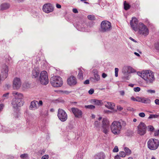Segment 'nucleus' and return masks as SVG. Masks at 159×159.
Returning a JSON list of instances; mask_svg holds the SVG:
<instances>
[{
	"label": "nucleus",
	"instance_id": "72a5a7b5",
	"mask_svg": "<svg viewBox=\"0 0 159 159\" xmlns=\"http://www.w3.org/2000/svg\"><path fill=\"white\" fill-rule=\"evenodd\" d=\"M94 78L97 81L99 80L100 79V77L99 75L97 74H95L94 75Z\"/></svg>",
	"mask_w": 159,
	"mask_h": 159
},
{
	"label": "nucleus",
	"instance_id": "69168bd1",
	"mask_svg": "<svg viewBox=\"0 0 159 159\" xmlns=\"http://www.w3.org/2000/svg\"><path fill=\"white\" fill-rule=\"evenodd\" d=\"M133 121H134V122H136V121H137V120H136V119H135V118H134V119H133Z\"/></svg>",
	"mask_w": 159,
	"mask_h": 159
},
{
	"label": "nucleus",
	"instance_id": "c756f323",
	"mask_svg": "<svg viewBox=\"0 0 159 159\" xmlns=\"http://www.w3.org/2000/svg\"><path fill=\"white\" fill-rule=\"evenodd\" d=\"M85 107L86 108L92 109H94L95 108V107L93 105H90L87 106H85Z\"/></svg>",
	"mask_w": 159,
	"mask_h": 159
},
{
	"label": "nucleus",
	"instance_id": "774afa93",
	"mask_svg": "<svg viewBox=\"0 0 159 159\" xmlns=\"http://www.w3.org/2000/svg\"><path fill=\"white\" fill-rule=\"evenodd\" d=\"M130 39H131V40H132V41H134V39H132V38L130 37Z\"/></svg>",
	"mask_w": 159,
	"mask_h": 159
},
{
	"label": "nucleus",
	"instance_id": "4be33fe9",
	"mask_svg": "<svg viewBox=\"0 0 159 159\" xmlns=\"http://www.w3.org/2000/svg\"><path fill=\"white\" fill-rule=\"evenodd\" d=\"M79 73L78 75V78L80 80H82L83 79V74L84 72V70L83 68H79Z\"/></svg>",
	"mask_w": 159,
	"mask_h": 159
},
{
	"label": "nucleus",
	"instance_id": "864d4df0",
	"mask_svg": "<svg viewBox=\"0 0 159 159\" xmlns=\"http://www.w3.org/2000/svg\"><path fill=\"white\" fill-rule=\"evenodd\" d=\"M95 125L96 126H98L99 125V122L98 121H96L95 122Z\"/></svg>",
	"mask_w": 159,
	"mask_h": 159
},
{
	"label": "nucleus",
	"instance_id": "4468645a",
	"mask_svg": "<svg viewBox=\"0 0 159 159\" xmlns=\"http://www.w3.org/2000/svg\"><path fill=\"white\" fill-rule=\"evenodd\" d=\"M138 23L137 19L135 17H132V20L130 21V24L132 29L135 31L138 30Z\"/></svg>",
	"mask_w": 159,
	"mask_h": 159
},
{
	"label": "nucleus",
	"instance_id": "7ed1b4c3",
	"mask_svg": "<svg viewBox=\"0 0 159 159\" xmlns=\"http://www.w3.org/2000/svg\"><path fill=\"white\" fill-rule=\"evenodd\" d=\"M111 132L114 134L116 135L120 134L122 130L121 122L117 121H114L111 125Z\"/></svg>",
	"mask_w": 159,
	"mask_h": 159
},
{
	"label": "nucleus",
	"instance_id": "3c124183",
	"mask_svg": "<svg viewBox=\"0 0 159 159\" xmlns=\"http://www.w3.org/2000/svg\"><path fill=\"white\" fill-rule=\"evenodd\" d=\"M120 94L121 95L123 96L125 94V92L124 91H121L120 92Z\"/></svg>",
	"mask_w": 159,
	"mask_h": 159
},
{
	"label": "nucleus",
	"instance_id": "a211bd4d",
	"mask_svg": "<svg viewBox=\"0 0 159 159\" xmlns=\"http://www.w3.org/2000/svg\"><path fill=\"white\" fill-rule=\"evenodd\" d=\"M38 102L36 101H34L31 102L30 108L31 110H35L38 108Z\"/></svg>",
	"mask_w": 159,
	"mask_h": 159
},
{
	"label": "nucleus",
	"instance_id": "9b49d317",
	"mask_svg": "<svg viewBox=\"0 0 159 159\" xmlns=\"http://www.w3.org/2000/svg\"><path fill=\"white\" fill-rule=\"evenodd\" d=\"M57 116L59 119L62 122L66 121L67 119V115L65 111L61 109L58 110Z\"/></svg>",
	"mask_w": 159,
	"mask_h": 159
},
{
	"label": "nucleus",
	"instance_id": "cd10ccee",
	"mask_svg": "<svg viewBox=\"0 0 159 159\" xmlns=\"http://www.w3.org/2000/svg\"><path fill=\"white\" fill-rule=\"evenodd\" d=\"M140 97L137 96L136 98H135L134 96H132L130 98V99L133 101H136V102H139Z\"/></svg>",
	"mask_w": 159,
	"mask_h": 159
},
{
	"label": "nucleus",
	"instance_id": "b1692460",
	"mask_svg": "<svg viewBox=\"0 0 159 159\" xmlns=\"http://www.w3.org/2000/svg\"><path fill=\"white\" fill-rule=\"evenodd\" d=\"M95 159H104L105 158L104 154L103 152H100L94 156Z\"/></svg>",
	"mask_w": 159,
	"mask_h": 159
},
{
	"label": "nucleus",
	"instance_id": "052dcab7",
	"mask_svg": "<svg viewBox=\"0 0 159 159\" xmlns=\"http://www.w3.org/2000/svg\"><path fill=\"white\" fill-rule=\"evenodd\" d=\"M43 104V102L41 100H40L39 101V102H38V105H42Z\"/></svg>",
	"mask_w": 159,
	"mask_h": 159
},
{
	"label": "nucleus",
	"instance_id": "8fccbe9b",
	"mask_svg": "<svg viewBox=\"0 0 159 159\" xmlns=\"http://www.w3.org/2000/svg\"><path fill=\"white\" fill-rule=\"evenodd\" d=\"M155 102L157 105H159V100L158 99H156L155 101Z\"/></svg>",
	"mask_w": 159,
	"mask_h": 159
},
{
	"label": "nucleus",
	"instance_id": "bf43d9fd",
	"mask_svg": "<svg viewBox=\"0 0 159 159\" xmlns=\"http://www.w3.org/2000/svg\"><path fill=\"white\" fill-rule=\"evenodd\" d=\"M3 105L2 104H0V111H1L3 108Z\"/></svg>",
	"mask_w": 159,
	"mask_h": 159
},
{
	"label": "nucleus",
	"instance_id": "de8ad7c7",
	"mask_svg": "<svg viewBox=\"0 0 159 159\" xmlns=\"http://www.w3.org/2000/svg\"><path fill=\"white\" fill-rule=\"evenodd\" d=\"M122 123H121V125L122 126H125L126 125V123L125 121H121Z\"/></svg>",
	"mask_w": 159,
	"mask_h": 159
},
{
	"label": "nucleus",
	"instance_id": "0eeeda50",
	"mask_svg": "<svg viewBox=\"0 0 159 159\" xmlns=\"http://www.w3.org/2000/svg\"><path fill=\"white\" fill-rule=\"evenodd\" d=\"M39 80L41 84L43 85H46L48 83V75L46 71H43L41 72Z\"/></svg>",
	"mask_w": 159,
	"mask_h": 159
},
{
	"label": "nucleus",
	"instance_id": "c85d7f7f",
	"mask_svg": "<svg viewBox=\"0 0 159 159\" xmlns=\"http://www.w3.org/2000/svg\"><path fill=\"white\" fill-rule=\"evenodd\" d=\"M127 73H133L134 72V70L131 67L128 66L127 67Z\"/></svg>",
	"mask_w": 159,
	"mask_h": 159
},
{
	"label": "nucleus",
	"instance_id": "338daca9",
	"mask_svg": "<svg viewBox=\"0 0 159 159\" xmlns=\"http://www.w3.org/2000/svg\"><path fill=\"white\" fill-rule=\"evenodd\" d=\"M92 117L93 118H95V116L94 115H92Z\"/></svg>",
	"mask_w": 159,
	"mask_h": 159
},
{
	"label": "nucleus",
	"instance_id": "412c9836",
	"mask_svg": "<svg viewBox=\"0 0 159 159\" xmlns=\"http://www.w3.org/2000/svg\"><path fill=\"white\" fill-rule=\"evenodd\" d=\"M39 73V71L37 69H34L32 72V76L33 78H36L38 76Z\"/></svg>",
	"mask_w": 159,
	"mask_h": 159
},
{
	"label": "nucleus",
	"instance_id": "2f4dec72",
	"mask_svg": "<svg viewBox=\"0 0 159 159\" xmlns=\"http://www.w3.org/2000/svg\"><path fill=\"white\" fill-rule=\"evenodd\" d=\"M28 156L27 154H22L20 155V157L21 158L25 159L28 157Z\"/></svg>",
	"mask_w": 159,
	"mask_h": 159
},
{
	"label": "nucleus",
	"instance_id": "f704fd0d",
	"mask_svg": "<svg viewBox=\"0 0 159 159\" xmlns=\"http://www.w3.org/2000/svg\"><path fill=\"white\" fill-rule=\"evenodd\" d=\"M118 71L119 69L118 68H115V75L116 77H117L118 76Z\"/></svg>",
	"mask_w": 159,
	"mask_h": 159
},
{
	"label": "nucleus",
	"instance_id": "a19ab883",
	"mask_svg": "<svg viewBox=\"0 0 159 159\" xmlns=\"http://www.w3.org/2000/svg\"><path fill=\"white\" fill-rule=\"evenodd\" d=\"M118 151V148L117 146H115L113 150V152H117Z\"/></svg>",
	"mask_w": 159,
	"mask_h": 159
},
{
	"label": "nucleus",
	"instance_id": "79ce46f5",
	"mask_svg": "<svg viewBox=\"0 0 159 159\" xmlns=\"http://www.w3.org/2000/svg\"><path fill=\"white\" fill-rule=\"evenodd\" d=\"M154 135L155 136H159V130H156L155 131Z\"/></svg>",
	"mask_w": 159,
	"mask_h": 159
},
{
	"label": "nucleus",
	"instance_id": "680f3d73",
	"mask_svg": "<svg viewBox=\"0 0 159 159\" xmlns=\"http://www.w3.org/2000/svg\"><path fill=\"white\" fill-rule=\"evenodd\" d=\"M134 54L135 55H136V56H137L139 57V56H140L139 54V53H137V52H135L134 53Z\"/></svg>",
	"mask_w": 159,
	"mask_h": 159
},
{
	"label": "nucleus",
	"instance_id": "f8f14e48",
	"mask_svg": "<svg viewBox=\"0 0 159 159\" xmlns=\"http://www.w3.org/2000/svg\"><path fill=\"white\" fill-rule=\"evenodd\" d=\"M54 10V7L52 5L49 3L44 4L43 7V11L46 13H48L52 12Z\"/></svg>",
	"mask_w": 159,
	"mask_h": 159
},
{
	"label": "nucleus",
	"instance_id": "1a4fd4ad",
	"mask_svg": "<svg viewBox=\"0 0 159 159\" xmlns=\"http://www.w3.org/2000/svg\"><path fill=\"white\" fill-rule=\"evenodd\" d=\"M147 126L143 122H141L137 127V133L140 135H143L146 132Z\"/></svg>",
	"mask_w": 159,
	"mask_h": 159
},
{
	"label": "nucleus",
	"instance_id": "5701e85b",
	"mask_svg": "<svg viewBox=\"0 0 159 159\" xmlns=\"http://www.w3.org/2000/svg\"><path fill=\"white\" fill-rule=\"evenodd\" d=\"M105 106L109 109L113 110L114 109L115 104L113 103L107 102V103L105 104Z\"/></svg>",
	"mask_w": 159,
	"mask_h": 159
},
{
	"label": "nucleus",
	"instance_id": "58836bf2",
	"mask_svg": "<svg viewBox=\"0 0 159 159\" xmlns=\"http://www.w3.org/2000/svg\"><path fill=\"white\" fill-rule=\"evenodd\" d=\"M148 129H149V131H152L154 129V128L153 126L152 125L149 126H148Z\"/></svg>",
	"mask_w": 159,
	"mask_h": 159
},
{
	"label": "nucleus",
	"instance_id": "423d86ee",
	"mask_svg": "<svg viewBox=\"0 0 159 159\" xmlns=\"http://www.w3.org/2000/svg\"><path fill=\"white\" fill-rule=\"evenodd\" d=\"M148 147L151 150L157 149L159 146V141L153 139H150L148 142Z\"/></svg>",
	"mask_w": 159,
	"mask_h": 159
},
{
	"label": "nucleus",
	"instance_id": "9d476101",
	"mask_svg": "<svg viewBox=\"0 0 159 159\" xmlns=\"http://www.w3.org/2000/svg\"><path fill=\"white\" fill-rule=\"evenodd\" d=\"M103 132L105 134H107L109 132V121L106 118H104L102 120Z\"/></svg>",
	"mask_w": 159,
	"mask_h": 159
},
{
	"label": "nucleus",
	"instance_id": "dca6fc26",
	"mask_svg": "<svg viewBox=\"0 0 159 159\" xmlns=\"http://www.w3.org/2000/svg\"><path fill=\"white\" fill-rule=\"evenodd\" d=\"M71 110L75 116L80 117L81 116L82 114V111L77 108H72Z\"/></svg>",
	"mask_w": 159,
	"mask_h": 159
},
{
	"label": "nucleus",
	"instance_id": "ddd939ff",
	"mask_svg": "<svg viewBox=\"0 0 159 159\" xmlns=\"http://www.w3.org/2000/svg\"><path fill=\"white\" fill-rule=\"evenodd\" d=\"M21 85V82L19 78H15L13 81V88L14 89H18Z\"/></svg>",
	"mask_w": 159,
	"mask_h": 159
},
{
	"label": "nucleus",
	"instance_id": "ea45409f",
	"mask_svg": "<svg viewBox=\"0 0 159 159\" xmlns=\"http://www.w3.org/2000/svg\"><path fill=\"white\" fill-rule=\"evenodd\" d=\"M9 96V93H6L4 94L3 95V98L4 99H5L7 98Z\"/></svg>",
	"mask_w": 159,
	"mask_h": 159
},
{
	"label": "nucleus",
	"instance_id": "603ef678",
	"mask_svg": "<svg viewBox=\"0 0 159 159\" xmlns=\"http://www.w3.org/2000/svg\"><path fill=\"white\" fill-rule=\"evenodd\" d=\"M73 11L74 13H78V11H77V9H73Z\"/></svg>",
	"mask_w": 159,
	"mask_h": 159
},
{
	"label": "nucleus",
	"instance_id": "f3484780",
	"mask_svg": "<svg viewBox=\"0 0 159 159\" xmlns=\"http://www.w3.org/2000/svg\"><path fill=\"white\" fill-rule=\"evenodd\" d=\"M8 68L7 66H5L2 68L1 71V74L4 78H7L8 75Z\"/></svg>",
	"mask_w": 159,
	"mask_h": 159
},
{
	"label": "nucleus",
	"instance_id": "e2e57ef3",
	"mask_svg": "<svg viewBox=\"0 0 159 159\" xmlns=\"http://www.w3.org/2000/svg\"><path fill=\"white\" fill-rule=\"evenodd\" d=\"M129 86L131 87H133L134 86V85L132 84H129Z\"/></svg>",
	"mask_w": 159,
	"mask_h": 159
},
{
	"label": "nucleus",
	"instance_id": "7c9ffc66",
	"mask_svg": "<svg viewBox=\"0 0 159 159\" xmlns=\"http://www.w3.org/2000/svg\"><path fill=\"white\" fill-rule=\"evenodd\" d=\"M88 18L89 19L91 20H95V17L94 15H89L88 16Z\"/></svg>",
	"mask_w": 159,
	"mask_h": 159
},
{
	"label": "nucleus",
	"instance_id": "49530a36",
	"mask_svg": "<svg viewBox=\"0 0 159 159\" xmlns=\"http://www.w3.org/2000/svg\"><path fill=\"white\" fill-rule=\"evenodd\" d=\"M127 109L128 111H134V109L133 108L130 107H128Z\"/></svg>",
	"mask_w": 159,
	"mask_h": 159
},
{
	"label": "nucleus",
	"instance_id": "bb28decb",
	"mask_svg": "<svg viewBox=\"0 0 159 159\" xmlns=\"http://www.w3.org/2000/svg\"><path fill=\"white\" fill-rule=\"evenodd\" d=\"M124 150L127 155H130L131 153V150L127 147H125Z\"/></svg>",
	"mask_w": 159,
	"mask_h": 159
},
{
	"label": "nucleus",
	"instance_id": "6e6d98bb",
	"mask_svg": "<svg viewBox=\"0 0 159 159\" xmlns=\"http://www.w3.org/2000/svg\"><path fill=\"white\" fill-rule=\"evenodd\" d=\"M84 84H89V81L88 80H85L84 82Z\"/></svg>",
	"mask_w": 159,
	"mask_h": 159
},
{
	"label": "nucleus",
	"instance_id": "13d9d810",
	"mask_svg": "<svg viewBox=\"0 0 159 159\" xmlns=\"http://www.w3.org/2000/svg\"><path fill=\"white\" fill-rule=\"evenodd\" d=\"M102 77L103 78H105L106 77H107V75L105 73H103L102 74Z\"/></svg>",
	"mask_w": 159,
	"mask_h": 159
},
{
	"label": "nucleus",
	"instance_id": "39448f33",
	"mask_svg": "<svg viewBox=\"0 0 159 159\" xmlns=\"http://www.w3.org/2000/svg\"><path fill=\"white\" fill-rule=\"evenodd\" d=\"M138 31L139 34L144 36H147L149 33V30L147 26L142 23L138 25Z\"/></svg>",
	"mask_w": 159,
	"mask_h": 159
},
{
	"label": "nucleus",
	"instance_id": "aec40b11",
	"mask_svg": "<svg viewBox=\"0 0 159 159\" xmlns=\"http://www.w3.org/2000/svg\"><path fill=\"white\" fill-rule=\"evenodd\" d=\"M151 102L150 99L144 97H140L139 102H142L144 103H150Z\"/></svg>",
	"mask_w": 159,
	"mask_h": 159
},
{
	"label": "nucleus",
	"instance_id": "4c0bfd02",
	"mask_svg": "<svg viewBox=\"0 0 159 159\" xmlns=\"http://www.w3.org/2000/svg\"><path fill=\"white\" fill-rule=\"evenodd\" d=\"M140 89L139 87H137L134 89V91L135 92H138L140 91Z\"/></svg>",
	"mask_w": 159,
	"mask_h": 159
},
{
	"label": "nucleus",
	"instance_id": "37998d69",
	"mask_svg": "<svg viewBox=\"0 0 159 159\" xmlns=\"http://www.w3.org/2000/svg\"><path fill=\"white\" fill-rule=\"evenodd\" d=\"M49 156L48 155H45L42 157L41 159H48V158Z\"/></svg>",
	"mask_w": 159,
	"mask_h": 159
},
{
	"label": "nucleus",
	"instance_id": "f03ea898",
	"mask_svg": "<svg viewBox=\"0 0 159 159\" xmlns=\"http://www.w3.org/2000/svg\"><path fill=\"white\" fill-rule=\"evenodd\" d=\"M12 94L14 97L12 102L13 107L14 108H16L23 105V101H22L23 98V96L21 93L16 91H14Z\"/></svg>",
	"mask_w": 159,
	"mask_h": 159
},
{
	"label": "nucleus",
	"instance_id": "5fc2aeb1",
	"mask_svg": "<svg viewBox=\"0 0 159 159\" xmlns=\"http://www.w3.org/2000/svg\"><path fill=\"white\" fill-rule=\"evenodd\" d=\"M56 7L58 8H61V6L59 4H57L56 5Z\"/></svg>",
	"mask_w": 159,
	"mask_h": 159
},
{
	"label": "nucleus",
	"instance_id": "c9c22d12",
	"mask_svg": "<svg viewBox=\"0 0 159 159\" xmlns=\"http://www.w3.org/2000/svg\"><path fill=\"white\" fill-rule=\"evenodd\" d=\"M147 92L148 93H155V90H152V89L147 90Z\"/></svg>",
	"mask_w": 159,
	"mask_h": 159
},
{
	"label": "nucleus",
	"instance_id": "6e6552de",
	"mask_svg": "<svg viewBox=\"0 0 159 159\" xmlns=\"http://www.w3.org/2000/svg\"><path fill=\"white\" fill-rule=\"evenodd\" d=\"M111 23L109 21L104 20L101 24L100 30L102 32H107L111 30Z\"/></svg>",
	"mask_w": 159,
	"mask_h": 159
},
{
	"label": "nucleus",
	"instance_id": "c03bdc74",
	"mask_svg": "<svg viewBox=\"0 0 159 159\" xmlns=\"http://www.w3.org/2000/svg\"><path fill=\"white\" fill-rule=\"evenodd\" d=\"M94 92V90L93 89H91L89 91V93L90 94H92Z\"/></svg>",
	"mask_w": 159,
	"mask_h": 159
},
{
	"label": "nucleus",
	"instance_id": "0e129e2a",
	"mask_svg": "<svg viewBox=\"0 0 159 159\" xmlns=\"http://www.w3.org/2000/svg\"><path fill=\"white\" fill-rule=\"evenodd\" d=\"M102 119V117H99L98 118V120L99 121H100Z\"/></svg>",
	"mask_w": 159,
	"mask_h": 159
},
{
	"label": "nucleus",
	"instance_id": "20e7f679",
	"mask_svg": "<svg viewBox=\"0 0 159 159\" xmlns=\"http://www.w3.org/2000/svg\"><path fill=\"white\" fill-rule=\"evenodd\" d=\"M50 82L51 85L55 88L60 87L63 84L61 78L57 76L52 77L50 79Z\"/></svg>",
	"mask_w": 159,
	"mask_h": 159
},
{
	"label": "nucleus",
	"instance_id": "6ab92c4d",
	"mask_svg": "<svg viewBox=\"0 0 159 159\" xmlns=\"http://www.w3.org/2000/svg\"><path fill=\"white\" fill-rule=\"evenodd\" d=\"M91 102L94 105L98 106H102L103 104V102L102 101L96 99H92Z\"/></svg>",
	"mask_w": 159,
	"mask_h": 159
},
{
	"label": "nucleus",
	"instance_id": "473e14b6",
	"mask_svg": "<svg viewBox=\"0 0 159 159\" xmlns=\"http://www.w3.org/2000/svg\"><path fill=\"white\" fill-rule=\"evenodd\" d=\"M119 156L122 157H124L125 156V153L124 152H120Z\"/></svg>",
	"mask_w": 159,
	"mask_h": 159
},
{
	"label": "nucleus",
	"instance_id": "f257e3e1",
	"mask_svg": "<svg viewBox=\"0 0 159 159\" xmlns=\"http://www.w3.org/2000/svg\"><path fill=\"white\" fill-rule=\"evenodd\" d=\"M137 74L143 79L147 84L152 83L155 80L154 74L150 70H144L141 72H138Z\"/></svg>",
	"mask_w": 159,
	"mask_h": 159
},
{
	"label": "nucleus",
	"instance_id": "4d7b16f0",
	"mask_svg": "<svg viewBox=\"0 0 159 159\" xmlns=\"http://www.w3.org/2000/svg\"><path fill=\"white\" fill-rule=\"evenodd\" d=\"M115 159H120V157L119 155H117L115 157Z\"/></svg>",
	"mask_w": 159,
	"mask_h": 159
},
{
	"label": "nucleus",
	"instance_id": "393cba45",
	"mask_svg": "<svg viewBox=\"0 0 159 159\" xmlns=\"http://www.w3.org/2000/svg\"><path fill=\"white\" fill-rule=\"evenodd\" d=\"M10 5L7 3H4L1 5V8L2 10H4L8 8Z\"/></svg>",
	"mask_w": 159,
	"mask_h": 159
},
{
	"label": "nucleus",
	"instance_id": "09e8293b",
	"mask_svg": "<svg viewBox=\"0 0 159 159\" xmlns=\"http://www.w3.org/2000/svg\"><path fill=\"white\" fill-rule=\"evenodd\" d=\"M117 109L118 110L121 111L123 109V108L120 106H118L117 107Z\"/></svg>",
	"mask_w": 159,
	"mask_h": 159
},
{
	"label": "nucleus",
	"instance_id": "e433bc0d",
	"mask_svg": "<svg viewBox=\"0 0 159 159\" xmlns=\"http://www.w3.org/2000/svg\"><path fill=\"white\" fill-rule=\"evenodd\" d=\"M139 116H140V117H144L145 116V115L144 113L141 112V113H139Z\"/></svg>",
	"mask_w": 159,
	"mask_h": 159
},
{
	"label": "nucleus",
	"instance_id": "2eb2a0df",
	"mask_svg": "<svg viewBox=\"0 0 159 159\" xmlns=\"http://www.w3.org/2000/svg\"><path fill=\"white\" fill-rule=\"evenodd\" d=\"M67 82L69 85L74 86L77 84V79L74 76H71L68 79Z\"/></svg>",
	"mask_w": 159,
	"mask_h": 159
},
{
	"label": "nucleus",
	"instance_id": "a18cd8bd",
	"mask_svg": "<svg viewBox=\"0 0 159 159\" xmlns=\"http://www.w3.org/2000/svg\"><path fill=\"white\" fill-rule=\"evenodd\" d=\"M155 47L156 49L157 50H159V43H157L155 44Z\"/></svg>",
	"mask_w": 159,
	"mask_h": 159
},
{
	"label": "nucleus",
	"instance_id": "a878e982",
	"mask_svg": "<svg viewBox=\"0 0 159 159\" xmlns=\"http://www.w3.org/2000/svg\"><path fill=\"white\" fill-rule=\"evenodd\" d=\"M124 8L125 10H127L130 8V6L129 3H127L126 1L124 2Z\"/></svg>",
	"mask_w": 159,
	"mask_h": 159
}]
</instances>
